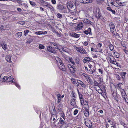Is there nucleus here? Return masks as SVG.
<instances>
[{"label":"nucleus","instance_id":"49","mask_svg":"<svg viewBox=\"0 0 128 128\" xmlns=\"http://www.w3.org/2000/svg\"><path fill=\"white\" fill-rule=\"evenodd\" d=\"M113 98H114V100H116L117 101H118V98L117 96V95L116 96H114V97Z\"/></svg>","mask_w":128,"mask_h":128},{"label":"nucleus","instance_id":"13","mask_svg":"<svg viewBox=\"0 0 128 128\" xmlns=\"http://www.w3.org/2000/svg\"><path fill=\"white\" fill-rule=\"evenodd\" d=\"M84 32L86 34H88L91 35L92 34L91 29L90 28H89L87 30H85L84 31Z\"/></svg>","mask_w":128,"mask_h":128},{"label":"nucleus","instance_id":"6","mask_svg":"<svg viewBox=\"0 0 128 128\" xmlns=\"http://www.w3.org/2000/svg\"><path fill=\"white\" fill-rule=\"evenodd\" d=\"M76 98H72L70 102L71 105L74 108H76L77 106L76 102Z\"/></svg>","mask_w":128,"mask_h":128},{"label":"nucleus","instance_id":"25","mask_svg":"<svg viewBox=\"0 0 128 128\" xmlns=\"http://www.w3.org/2000/svg\"><path fill=\"white\" fill-rule=\"evenodd\" d=\"M106 9L109 11H110L111 12H112V13L113 14H114L116 13L115 11L114 10H112L110 6L106 8Z\"/></svg>","mask_w":128,"mask_h":128},{"label":"nucleus","instance_id":"44","mask_svg":"<svg viewBox=\"0 0 128 128\" xmlns=\"http://www.w3.org/2000/svg\"><path fill=\"white\" fill-rule=\"evenodd\" d=\"M8 76H5L3 78L2 80V81L3 82H5L6 81V80H7L6 79V78L8 77Z\"/></svg>","mask_w":128,"mask_h":128},{"label":"nucleus","instance_id":"29","mask_svg":"<svg viewBox=\"0 0 128 128\" xmlns=\"http://www.w3.org/2000/svg\"><path fill=\"white\" fill-rule=\"evenodd\" d=\"M126 73V72H122L121 73L120 75L122 76V78L123 79H125V76Z\"/></svg>","mask_w":128,"mask_h":128},{"label":"nucleus","instance_id":"54","mask_svg":"<svg viewBox=\"0 0 128 128\" xmlns=\"http://www.w3.org/2000/svg\"><path fill=\"white\" fill-rule=\"evenodd\" d=\"M94 84L96 86H98V83L96 80L94 81Z\"/></svg>","mask_w":128,"mask_h":128},{"label":"nucleus","instance_id":"22","mask_svg":"<svg viewBox=\"0 0 128 128\" xmlns=\"http://www.w3.org/2000/svg\"><path fill=\"white\" fill-rule=\"evenodd\" d=\"M22 32H20L16 33L15 36L17 38H19L22 36Z\"/></svg>","mask_w":128,"mask_h":128},{"label":"nucleus","instance_id":"40","mask_svg":"<svg viewBox=\"0 0 128 128\" xmlns=\"http://www.w3.org/2000/svg\"><path fill=\"white\" fill-rule=\"evenodd\" d=\"M72 82L73 84H75L76 86H78V82L76 81V80H74V81H72Z\"/></svg>","mask_w":128,"mask_h":128},{"label":"nucleus","instance_id":"48","mask_svg":"<svg viewBox=\"0 0 128 128\" xmlns=\"http://www.w3.org/2000/svg\"><path fill=\"white\" fill-rule=\"evenodd\" d=\"M92 0H86V4H88L92 3Z\"/></svg>","mask_w":128,"mask_h":128},{"label":"nucleus","instance_id":"41","mask_svg":"<svg viewBox=\"0 0 128 128\" xmlns=\"http://www.w3.org/2000/svg\"><path fill=\"white\" fill-rule=\"evenodd\" d=\"M35 34H36L40 35L42 34V31H39L38 32H35Z\"/></svg>","mask_w":128,"mask_h":128},{"label":"nucleus","instance_id":"14","mask_svg":"<svg viewBox=\"0 0 128 128\" xmlns=\"http://www.w3.org/2000/svg\"><path fill=\"white\" fill-rule=\"evenodd\" d=\"M8 76V77L6 78L7 82H12V83H13L14 82L13 81V80L14 79V78H13V76Z\"/></svg>","mask_w":128,"mask_h":128},{"label":"nucleus","instance_id":"16","mask_svg":"<svg viewBox=\"0 0 128 128\" xmlns=\"http://www.w3.org/2000/svg\"><path fill=\"white\" fill-rule=\"evenodd\" d=\"M83 21L84 23L86 24H90L92 25L93 23L90 21L89 20L86 18L84 19L83 20Z\"/></svg>","mask_w":128,"mask_h":128},{"label":"nucleus","instance_id":"43","mask_svg":"<svg viewBox=\"0 0 128 128\" xmlns=\"http://www.w3.org/2000/svg\"><path fill=\"white\" fill-rule=\"evenodd\" d=\"M57 17L58 18H62V15L60 13H58L57 14Z\"/></svg>","mask_w":128,"mask_h":128},{"label":"nucleus","instance_id":"9","mask_svg":"<svg viewBox=\"0 0 128 128\" xmlns=\"http://www.w3.org/2000/svg\"><path fill=\"white\" fill-rule=\"evenodd\" d=\"M84 124L87 127L89 128H91L92 126V122L90 120H88L85 121Z\"/></svg>","mask_w":128,"mask_h":128},{"label":"nucleus","instance_id":"38","mask_svg":"<svg viewBox=\"0 0 128 128\" xmlns=\"http://www.w3.org/2000/svg\"><path fill=\"white\" fill-rule=\"evenodd\" d=\"M79 81L81 82H80L79 83H78L80 84L81 86L83 87L84 88L86 87V85L85 84H84L82 82H81L80 80H79Z\"/></svg>","mask_w":128,"mask_h":128},{"label":"nucleus","instance_id":"17","mask_svg":"<svg viewBox=\"0 0 128 128\" xmlns=\"http://www.w3.org/2000/svg\"><path fill=\"white\" fill-rule=\"evenodd\" d=\"M85 110L84 112V116L87 117H88L89 116V110L85 108Z\"/></svg>","mask_w":128,"mask_h":128},{"label":"nucleus","instance_id":"33","mask_svg":"<svg viewBox=\"0 0 128 128\" xmlns=\"http://www.w3.org/2000/svg\"><path fill=\"white\" fill-rule=\"evenodd\" d=\"M30 32V31L29 30H25L24 31V34L25 36H27L28 34V33Z\"/></svg>","mask_w":128,"mask_h":128},{"label":"nucleus","instance_id":"31","mask_svg":"<svg viewBox=\"0 0 128 128\" xmlns=\"http://www.w3.org/2000/svg\"><path fill=\"white\" fill-rule=\"evenodd\" d=\"M2 48L4 50H6L7 48V45L6 44L4 43L2 44Z\"/></svg>","mask_w":128,"mask_h":128},{"label":"nucleus","instance_id":"58","mask_svg":"<svg viewBox=\"0 0 128 128\" xmlns=\"http://www.w3.org/2000/svg\"><path fill=\"white\" fill-rule=\"evenodd\" d=\"M124 2H120V3H119V4H120V5L119 4V5L120 6H124Z\"/></svg>","mask_w":128,"mask_h":128},{"label":"nucleus","instance_id":"23","mask_svg":"<svg viewBox=\"0 0 128 128\" xmlns=\"http://www.w3.org/2000/svg\"><path fill=\"white\" fill-rule=\"evenodd\" d=\"M108 46L110 50L112 51L114 49V46L111 44V43L110 42H109Z\"/></svg>","mask_w":128,"mask_h":128},{"label":"nucleus","instance_id":"62","mask_svg":"<svg viewBox=\"0 0 128 128\" xmlns=\"http://www.w3.org/2000/svg\"><path fill=\"white\" fill-rule=\"evenodd\" d=\"M47 32L46 31L44 32L42 31V34H47Z\"/></svg>","mask_w":128,"mask_h":128},{"label":"nucleus","instance_id":"50","mask_svg":"<svg viewBox=\"0 0 128 128\" xmlns=\"http://www.w3.org/2000/svg\"><path fill=\"white\" fill-rule=\"evenodd\" d=\"M60 122H61L62 124H63L64 122V120H63L61 118H60Z\"/></svg>","mask_w":128,"mask_h":128},{"label":"nucleus","instance_id":"26","mask_svg":"<svg viewBox=\"0 0 128 128\" xmlns=\"http://www.w3.org/2000/svg\"><path fill=\"white\" fill-rule=\"evenodd\" d=\"M58 64L62 62L61 60L58 57H56L55 58Z\"/></svg>","mask_w":128,"mask_h":128},{"label":"nucleus","instance_id":"3","mask_svg":"<svg viewBox=\"0 0 128 128\" xmlns=\"http://www.w3.org/2000/svg\"><path fill=\"white\" fill-rule=\"evenodd\" d=\"M74 49L77 52H79L81 54H87V52L86 50L83 47H80V46H75Z\"/></svg>","mask_w":128,"mask_h":128},{"label":"nucleus","instance_id":"15","mask_svg":"<svg viewBox=\"0 0 128 128\" xmlns=\"http://www.w3.org/2000/svg\"><path fill=\"white\" fill-rule=\"evenodd\" d=\"M79 98L80 101V103L82 105L84 104V100L83 99V96L82 95L81 93L78 94Z\"/></svg>","mask_w":128,"mask_h":128},{"label":"nucleus","instance_id":"37","mask_svg":"<svg viewBox=\"0 0 128 128\" xmlns=\"http://www.w3.org/2000/svg\"><path fill=\"white\" fill-rule=\"evenodd\" d=\"M22 6L24 8H25L26 9H27L28 7V6L26 4L24 3H23Z\"/></svg>","mask_w":128,"mask_h":128},{"label":"nucleus","instance_id":"28","mask_svg":"<svg viewBox=\"0 0 128 128\" xmlns=\"http://www.w3.org/2000/svg\"><path fill=\"white\" fill-rule=\"evenodd\" d=\"M88 71L90 74H92L95 72V70L94 68L93 70L91 68L89 69Z\"/></svg>","mask_w":128,"mask_h":128},{"label":"nucleus","instance_id":"47","mask_svg":"<svg viewBox=\"0 0 128 128\" xmlns=\"http://www.w3.org/2000/svg\"><path fill=\"white\" fill-rule=\"evenodd\" d=\"M111 0H107V4H108V6H110V2H111Z\"/></svg>","mask_w":128,"mask_h":128},{"label":"nucleus","instance_id":"60","mask_svg":"<svg viewBox=\"0 0 128 128\" xmlns=\"http://www.w3.org/2000/svg\"><path fill=\"white\" fill-rule=\"evenodd\" d=\"M84 105H86L87 106L86 108H88V104L87 102H86V103L84 104Z\"/></svg>","mask_w":128,"mask_h":128},{"label":"nucleus","instance_id":"18","mask_svg":"<svg viewBox=\"0 0 128 128\" xmlns=\"http://www.w3.org/2000/svg\"><path fill=\"white\" fill-rule=\"evenodd\" d=\"M70 35L72 37L78 38L80 36V34H77L74 32L71 33L70 34Z\"/></svg>","mask_w":128,"mask_h":128},{"label":"nucleus","instance_id":"36","mask_svg":"<svg viewBox=\"0 0 128 128\" xmlns=\"http://www.w3.org/2000/svg\"><path fill=\"white\" fill-rule=\"evenodd\" d=\"M70 96L74 98H76V95L75 94V93L74 92L72 91L71 94Z\"/></svg>","mask_w":128,"mask_h":128},{"label":"nucleus","instance_id":"53","mask_svg":"<svg viewBox=\"0 0 128 128\" xmlns=\"http://www.w3.org/2000/svg\"><path fill=\"white\" fill-rule=\"evenodd\" d=\"M98 71L101 74H102L103 72V70L101 69H98Z\"/></svg>","mask_w":128,"mask_h":128},{"label":"nucleus","instance_id":"2","mask_svg":"<svg viewBox=\"0 0 128 128\" xmlns=\"http://www.w3.org/2000/svg\"><path fill=\"white\" fill-rule=\"evenodd\" d=\"M100 9L98 8H95L93 9V12L95 14V16L98 19H104L103 17L101 15V13L100 12Z\"/></svg>","mask_w":128,"mask_h":128},{"label":"nucleus","instance_id":"20","mask_svg":"<svg viewBox=\"0 0 128 128\" xmlns=\"http://www.w3.org/2000/svg\"><path fill=\"white\" fill-rule=\"evenodd\" d=\"M83 26V24L82 22H80L77 26V29L80 30L81 29Z\"/></svg>","mask_w":128,"mask_h":128},{"label":"nucleus","instance_id":"45","mask_svg":"<svg viewBox=\"0 0 128 128\" xmlns=\"http://www.w3.org/2000/svg\"><path fill=\"white\" fill-rule=\"evenodd\" d=\"M78 110H77V109L75 110L74 112V115H76L78 113Z\"/></svg>","mask_w":128,"mask_h":128},{"label":"nucleus","instance_id":"24","mask_svg":"<svg viewBox=\"0 0 128 128\" xmlns=\"http://www.w3.org/2000/svg\"><path fill=\"white\" fill-rule=\"evenodd\" d=\"M50 4L49 3L47 2L44 1L43 2V5L44 6H46L48 8Z\"/></svg>","mask_w":128,"mask_h":128},{"label":"nucleus","instance_id":"46","mask_svg":"<svg viewBox=\"0 0 128 128\" xmlns=\"http://www.w3.org/2000/svg\"><path fill=\"white\" fill-rule=\"evenodd\" d=\"M56 93H58L57 95L56 96L57 98H60V93L58 92H56Z\"/></svg>","mask_w":128,"mask_h":128},{"label":"nucleus","instance_id":"51","mask_svg":"<svg viewBox=\"0 0 128 128\" xmlns=\"http://www.w3.org/2000/svg\"><path fill=\"white\" fill-rule=\"evenodd\" d=\"M122 83H120L118 84L117 85V86L119 88H121V86L122 85Z\"/></svg>","mask_w":128,"mask_h":128},{"label":"nucleus","instance_id":"42","mask_svg":"<svg viewBox=\"0 0 128 128\" xmlns=\"http://www.w3.org/2000/svg\"><path fill=\"white\" fill-rule=\"evenodd\" d=\"M29 1L30 4L32 6H35L36 5V4L34 2L30 1Z\"/></svg>","mask_w":128,"mask_h":128},{"label":"nucleus","instance_id":"61","mask_svg":"<svg viewBox=\"0 0 128 128\" xmlns=\"http://www.w3.org/2000/svg\"><path fill=\"white\" fill-rule=\"evenodd\" d=\"M40 10L42 12L44 11V8H42V7H40Z\"/></svg>","mask_w":128,"mask_h":128},{"label":"nucleus","instance_id":"55","mask_svg":"<svg viewBox=\"0 0 128 128\" xmlns=\"http://www.w3.org/2000/svg\"><path fill=\"white\" fill-rule=\"evenodd\" d=\"M51 2L52 4H55L56 3V0H52Z\"/></svg>","mask_w":128,"mask_h":128},{"label":"nucleus","instance_id":"35","mask_svg":"<svg viewBox=\"0 0 128 128\" xmlns=\"http://www.w3.org/2000/svg\"><path fill=\"white\" fill-rule=\"evenodd\" d=\"M48 8H50L51 10L53 11L54 10V7L52 6L51 4H50L49 6L48 7Z\"/></svg>","mask_w":128,"mask_h":128},{"label":"nucleus","instance_id":"7","mask_svg":"<svg viewBox=\"0 0 128 128\" xmlns=\"http://www.w3.org/2000/svg\"><path fill=\"white\" fill-rule=\"evenodd\" d=\"M109 59L110 60V62L114 64H115V59L114 57L112 55H110L108 56Z\"/></svg>","mask_w":128,"mask_h":128},{"label":"nucleus","instance_id":"8","mask_svg":"<svg viewBox=\"0 0 128 128\" xmlns=\"http://www.w3.org/2000/svg\"><path fill=\"white\" fill-rule=\"evenodd\" d=\"M57 8L59 10H62L63 9H65L66 7L62 5L59 3L57 5Z\"/></svg>","mask_w":128,"mask_h":128},{"label":"nucleus","instance_id":"32","mask_svg":"<svg viewBox=\"0 0 128 128\" xmlns=\"http://www.w3.org/2000/svg\"><path fill=\"white\" fill-rule=\"evenodd\" d=\"M114 56L117 58H118L120 56V55L119 54L116 52H115L114 53Z\"/></svg>","mask_w":128,"mask_h":128},{"label":"nucleus","instance_id":"11","mask_svg":"<svg viewBox=\"0 0 128 128\" xmlns=\"http://www.w3.org/2000/svg\"><path fill=\"white\" fill-rule=\"evenodd\" d=\"M60 64H58L60 69L63 71H65L66 70V68L64 64L62 62Z\"/></svg>","mask_w":128,"mask_h":128},{"label":"nucleus","instance_id":"30","mask_svg":"<svg viewBox=\"0 0 128 128\" xmlns=\"http://www.w3.org/2000/svg\"><path fill=\"white\" fill-rule=\"evenodd\" d=\"M12 1L14 2H15L16 1L20 5L22 6L23 3H22V1L20 0H13Z\"/></svg>","mask_w":128,"mask_h":128},{"label":"nucleus","instance_id":"12","mask_svg":"<svg viewBox=\"0 0 128 128\" xmlns=\"http://www.w3.org/2000/svg\"><path fill=\"white\" fill-rule=\"evenodd\" d=\"M12 57L11 55H7L5 57V58L6 61L9 63H12V62L11 60Z\"/></svg>","mask_w":128,"mask_h":128},{"label":"nucleus","instance_id":"63","mask_svg":"<svg viewBox=\"0 0 128 128\" xmlns=\"http://www.w3.org/2000/svg\"><path fill=\"white\" fill-rule=\"evenodd\" d=\"M56 34L57 35H58V36H59V37H60L61 35H60V34H59V33L58 32H56Z\"/></svg>","mask_w":128,"mask_h":128},{"label":"nucleus","instance_id":"34","mask_svg":"<svg viewBox=\"0 0 128 128\" xmlns=\"http://www.w3.org/2000/svg\"><path fill=\"white\" fill-rule=\"evenodd\" d=\"M38 48L40 50L44 49V46L42 44H40L38 46Z\"/></svg>","mask_w":128,"mask_h":128},{"label":"nucleus","instance_id":"56","mask_svg":"<svg viewBox=\"0 0 128 128\" xmlns=\"http://www.w3.org/2000/svg\"><path fill=\"white\" fill-rule=\"evenodd\" d=\"M13 83L14 84H15L16 86L18 88H19V87H20V86L19 85H18V84H17L16 83V82H14Z\"/></svg>","mask_w":128,"mask_h":128},{"label":"nucleus","instance_id":"52","mask_svg":"<svg viewBox=\"0 0 128 128\" xmlns=\"http://www.w3.org/2000/svg\"><path fill=\"white\" fill-rule=\"evenodd\" d=\"M102 44L101 43H99L97 44V46L99 48H100L102 46Z\"/></svg>","mask_w":128,"mask_h":128},{"label":"nucleus","instance_id":"1","mask_svg":"<svg viewBox=\"0 0 128 128\" xmlns=\"http://www.w3.org/2000/svg\"><path fill=\"white\" fill-rule=\"evenodd\" d=\"M67 8L69 10L70 12L72 13H76V6L74 3L68 2L67 4Z\"/></svg>","mask_w":128,"mask_h":128},{"label":"nucleus","instance_id":"59","mask_svg":"<svg viewBox=\"0 0 128 128\" xmlns=\"http://www.w3.org/2000/svg\"><path fill=\"white\" fill-rule=\"evenodd\" d=\"M114 0H111V2H110V4L112 5H114Z\"/></svg>","mask_w":128,"mask_h":128},{"label":"nucleus","instance_id":"4","mask_svg":"<svg viewBox=\"0 0 128 128\" xmlns=\"http://www.w3.org/2000/svg\"><path fill=\"white\" fill-rule=\"evenodd\" d=\"M68 66L71 73H73L75 72L76 71V69L74 66L69 64L68 65Z\"/></svg>","mask_w":128,"mask_h":128},{"label":"nucleus","instance_id":"5","mask_svg":"<svg viewBox=\"0 0 128 128\" xmlns=\"http://www.w3.org/2000/svg\"><path fill=\"white\" fill-rule=\"evenodd\" d=\"M109 26L111 32L113 33L114 32V31L116 30L114 24L113 23L111 22L109 24Z\"/></svg>","mask_w":128,"mask_h":128},{"label":"nucleus","instance_id":"39","mask_svg":"<svg viewBox=\"0 0 128 128\" xmlns=\"http://www.w3.org/2000/svg\"><path fill=\"white\" fill-rule=\"evenodd\" d=\"M33 41V39L32 38H29L28 40V41L26 42V43L28 44H30L31 42H32Z\"/></svg>","mask_w":128,"mask_h":128},{"label":"nucleus","instance_id":"64","mask_svg":"<svg viewBox=\"0 0 128 128\" xmlns=\"http://www.w3.org/2000/svg\"><path fill=\"white\" fill-rule=\"evenodd\" d=\"M112 96H113V98L114 97V96H116V94L115 93H114V92L113 93H112Z\"/></svg>","mask_w":128,"mask_h":128},{"label":"nucleus","instance_id":"21","mask_svg":"<svg viewBox=\"0 0 128 128\" xmlns=\"http://www.w3.org/2000/svg\"><path fill=\"white\" fill-rule=\"evenodd\" d=\"M91 59L90 58L88 57H85L82 60V61L84 63H86V62H89L90 61Z\"/></svg>","mask_w":128,"mask_h":128},{"label":"nucleus","instance_id":"27","mask_svg":"<svg viewBox=\"0 0 128 128\" xmlns=\"http://www.w3.org/2000/svg\"><path fill=\"white\" fill-rule=\"evenodd\" d=\"M68 60H69V61L70 62L72 63V64L74 65L75 64V63L74 61L72 58L71 57H69L68 58Z\"/></svg>","mask_w":128,"mask_h":128},{"label":"nucleus","instance_id":"10","mask_svg":"<svg viewBox=\"0 0 128 128\" xmlns=\"http://www.w3.org/2000/svg\"><path fill=\"white\" fill-rule=\"evenodd\" d=\"M47 50L50 52L54 54L56 53V50L54 49L51 46H49L48 47Z\"/></svg>","mask_w":128,"mask_h":128},{"label":"nucleus","instance_id":"19","mask_svg":"<svg viewBox=\"0 0 128 128\" xmlns=\"http://www.w3.org/2000/svg\"><path fill=\"white\" fill-rule=\"evenodd\" d=\"M86 80L88 82V83L91 84H93V82L91 78L88 76V77H86Z\"/></svg>","mask_w":128,"mask_h":128},{"label":"nucleus","instance_id":"57","mask_svg":"<svg viewBox=\"0 0 128 128\" xmlns=\"http://www.w3.org/2000/svg\"><path fill=\"white\" fill-rule=\"evenodd\" d=\"M116 77L118 80H120V77L119 75H117Z\"/></svg>","mask_w":128,"mask_h":128}]
</instances>
